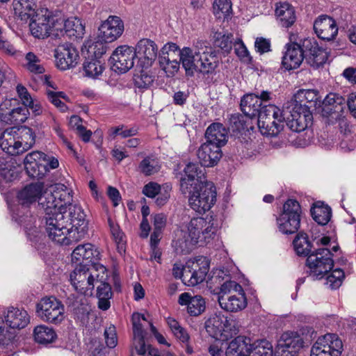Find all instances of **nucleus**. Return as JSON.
<instances>
[{"label":"nucleus","instance_id":"f704fd0d","mask_svg":"<svg viewBox=\"0 0 356 356\" xmlns=\"http://www.w3.org/2000/svg\"><path fill=\"white\" fill-rule=\"evenodd\" d=\"M245 102V95L241 97V110L243 114L235 113L227 115V131L231 132L232 136L240 138L243 136L245 131V111L243 103Z\"/></svg>","mask_w":356,"mask_h":356},{"label":"nucleus","instance_id":"338daca9","mask_svg":"<svg viewBox=\"0 0 356 356\" xmlns=\"http://www.w3.org/2000/svg\"><path fill=\"white\" fill-rule=\"evenodd\" d=\"M71 122L75 123L78 134L79 137L82 139V140L84 141L85 143L88 142L92 136V131L90 130H87L84 126L79 124V122H81V120L77 116H72L71 118Z\"/></svg>","mask_w":356,"mask_h":356},{"label":"nucleus","instance_id":"bf43d9fd","mask_svg":"<svg viewBox=\"0 0 356 356\" xmlns=\"http://www.w3.org/2000/svg\"><path fill=\"white\" fill-rule=\"evenodd\" d=\"M28 108L24 107H17L9 111V118L8 120L10 123L19 124L24 122L27 119Z\"/></svg>","mask_w":356,"mask_h":356},{"label":"nucleus","instance_id":"c85d7f7f","mask_svg":"<svg viewBox=\"0 0 356 356\" xmlns=\"http://www.w3.org/2000/svg\"><path fill=\"white\" fill-rule=\"evenodd\" d=\"M305 59L303 43L302 45L296 42L288 44L286 51L282 58V64L286 70L297 69Z\"/></svg>","mask_w":356,"mask_h":356},{"label":"nucleus","instance_id":"680f3d73","mask_svg":"<svg viewBox=\"0 0 356 356\" xmlns=\"http://www.w3.org/2000/svg\"><path fill=\"white\" fill-rule=\"evenodd\" d=\"M111 233L118 244V248L122 250L124 249V233L120 230L118 225L115 224L111 218L108 220Z\"/></svg>","mask_w":356,"mask_h":356},{"label":"nucleus","instance_id":"4c0bfd02","mask_svg":"<svg viewBox=\"0 0 356 356\" xmlns=\"http://www.w3.org/2000/svg\"><path fill=\"white\" fill-rule=\"evenodd\" d=\"M15 15L22 21L27 22L35 17L36 3L35 0H13Z\"/></svg>","mask_w":356,"mask_h":356},{"label":"nucleus","instance_id":"4468645a","mask_svg":"<svg viewBox=\"0 0 356 356\" xmlns=\"http://www.w3.org/2000/svg\"><path fill=\"white\" fill-rule=\"evenodd\" d=\"M185 177L180 180V188L184 194L191 193L192 188H197L200 184L208 182L202 166L197 163H189L184 170Z\"/></svg>","mask_w":356,"mask_h":356},{"label":"nucleus","instance_id":"603ef678","mask_svg":"<svg viewBox=\"0 0 356 356\" xmlns=\"http://www.w3.org/2000/svg\"><path fill=\"white\" fill-rule=\"evenodd\" d=\"M104 67L99 59L88 57L83 64V70L86 76L96 78L100 75Z\"/></svg>","mask_w":356,"mask_h":356},{"label":"nucleus","instance_id":"f8f14e48","mask_svg":"<svg viewBox=\"0 0 356 356\" xmlns=\"http://www.w3.org/2000/svg\"><path fill=\"white\" fill-rule=\"evenodd\" d=\"M36 314L43 321L58 325L65 318V307L54 296L44 297L36 304Z\"/></svg>","mask_w":356,"mask_h":356},{"label":"nucleus","instance_id":"5fc2aeb1","mask_svg":"<svg viewBox=\"0 0 356 356\" xmlns=\"http://www.w3.org/2000/svg\"><path fill=\"white\" fill-rule=\"evenodd\" d=\"M213 14L219 19H228L232 13V4L229 0H215L213 6Z\"/></svg>","mask_w":356,"mask_h":356},{"label":"nucleus","instance_id":"473e14b6","mask_svg":"<svg viewBox=\"0 0 356 356\" xmlns=\"http://www.w3.org/2000/svg\"><path fill=\"white\" fill-rule=\"evenodd\" d=\"M44 183L30 184L24 186L17 194L19 203L26 207L38 201L44 194Z\"/></svg>","mask_w":356,"mask_h":356},{"label":"nucleus","instance_id":"49530a36","mask_svg":"<svg viewBox=\"0 0 356 356\" xmlns=\"http://www.w3.org/2000/svg\"><path fill=\"white\" fill-rule=\"evenodd\" d=\"M15 131L22 153L33 147L35 143V136L31 128L28 127H15Z\"/></svg>","mask_w":356,"mask_h":356},{"label":"nucleus","instance_id":"0eeeda50","mask_svg":"<svg viewBox=\"0 0 356 356\" xmlns=\"http://www.w3.org/2000/svg\"><path fill=\"white\" fill-rule=\"evenodd\" d=\"M238 322L220 313L211 316L205 322V329L213 338L227 341L239 332Z\"/></svg>","mask_w":356,"mask_h":356},{"label":"nucleus","instance_id":"a18cd8bd","mask_svg":"<svg viewBox=\"0 0 356 356\" xmlns=\"http://www.w3.org/2000/svg\"><path fill=\"white\" fill-rule=\"evenodd\" d=\"M313 219L321 225H327L331 219L332 209L323 202H318L310 209Z\"/></svg>","mask_w":356,"mask_h":356},{"label":"nucleus","instance_id":"5701e85b","mask_svg":"<svg viewBox=\"0 0 356 356\" xmlns=\"http://www.w3.org/2000/svg\"><path fill=\"white\" fill-rule=\"evenodd\" d=\"M65 216L68 218V222L70 224V232L78 234L76 243L80 241L87 232L88 222L86 219V214L82 208L77 205H72L69 208V212L65 211Z\"/></svg>","mask_w":356,"mask_h":356},{"label":"nucleus","instance_id":"7c9ffc66","mask_svg":"<svg viewBox=\"0 0 356 356\" xmlns=\"http://www.w3.org/2000/svg\"><path fill=\"white\" fill-rule=\"evenodd\" d=\"M205 138V143L221 149L228 141V131L222 123L213 122L207 127Z\"/></svg>","mask_w":356,"mask_h":356},{"label":"nucleus","instance_id":"f03ea898","mask_svg":"<svg viewBox=\"0 0 356 356\" xmlns=\"http://www.w3.org/2000/svg\"><path fill=\"white\" fill-rule=\"evenodd\" d=\"M216 228L211 220L204 218L191 219L188 226V235L190 239L179 238L176 242L177 251L181 254H188L194 245L198 243L202 245L209 242L216 234Z\"/></svg>","mask_w":356,"mask_h":356},{"label":"nucleus","instance_id":"393cba45","mask_svg":"<svg viewBox=\"0 0 356 356\" xmlns=\"http://www.w3.org/2000/svg\"><path fill=\"white\" fill-rule=\"evenodd\" d=\"M200 44V51H197V56H199L198 61L200 63L198 72L203 74H209L214 72L216 68L218 65V60L216 54L211 47L203 44V42L198 41Z\"/></svg>","mask_w":356,"mask_h":356},{"label":"nucleus","instance_id":"bb28decb","mask_svg":"<svg viewBox=\"0 0 356 356\" xmlns=\"http://www.w3.org/2000/svg\"><path fill=\"white\" fill-rule=\"evenodd\" d=\"M197 51H200V46L197 42L193 48L185 47L180 49L179 59L186 76H193L195 72H198L200 62Z\"/></svg>","mask_w":356,"mask_h":356},{"label":"nucleus","instance_id":"79ce46f5","mask_svg":"<svg viewBox=\"0 0 356 356\" xmlns=\"http://www.w3.org/2000/svg\"><path fill=\"white\" fill-rule=\"evenodd\" d=\"M19 167L15 160L7 156L0 158V177L6 181L10 182L18 177Z\"/></svg>","mask_w":356,"mask_h":356},{"label":"nucleus","instance_id":"dca6fc26","mask_svg":"<svg viewBox=\"0 0 356 356\" xmlns=\"http://www.w3.org/2000/svg\"><path fill=\"white\" fill-rule=\"evenodd\" d=\"M136 52L132 47L122 45L117 47L110 57L112 69L119 73H125L133 67Z\"/></svg>","mask_w":356,"mask_h":356},{"label":"nucleus","instance_id":"4be33fe9","mask_svg":"<svg viewBox=\"0 0 356 356\" xmlns=\"http://www.w3.org/2000/svg\"><path fill=\"white\" fill-rule=\"evenodd\" d=\"M56 64L61 70L74 67L78 63L79 53L71 44L58 45L54 51Z\"/></svg>","mask_w":356,"mask_h":356},{"label":"nucleus","instance_id":"a211bd4d","mask_svg":"<svg viewBox=\"0 0 356 356\" xmlns=\"http://www.w3.org/2000/svg\"><path fill=\"white\" fill-rule=\"evenodd\" d=\"M346 107V99L337 93L330 92L321 101L320 110L323 117L339 120Z\"/></svg>","mask_w":356,"mask_h":356},{"label":"nucleus","instance_id":"9d476101","mask_svg":"<svg viewBox=\"0 0 356 356\" xmlns=\"http://www.w3.org/2000/svg\"><path fill=\"white\" fill-rule=\"evenodd\" d=\"M98 270L102 273L106 271V268L102 265L92 270H86L82 267L76 268L70 274V281L74 289L85 296H92L95 286L99 282Z\"/></svg>","mask_w":356,"mask_h":356},{"label":"nucleus","instance_id":"423d86ee","mask_svg":"<svg viewBox=\"0 0 356 356\" xmlns=\"http://www.w3.org/2000/svg\"><path fill=\"white\" fill-rule=\"evenodd\" d=\"M24 164L27 175L36 179H43L50 169H56L59 165L57 159L49 156L40 151H33L25 156Z\"/></svg>","mask_w":356,"mask_h":356},{"label":"nucleus","instance_id":"ddd939ff","mask_svg":"<svg viewBox=\"0 0 356 356\" xmlns=\"http://www.w3.org/2000/svg\"><path fill=\"white\" fill-rule=\"evenodd\" d=\"M316 337V332L312 327H305L300 332L286 331L282 334L279 344L284 348L298 352L305 346H307L312 339Z\"/></svg>","mask_w":356,"mask_h":356},{"label":"nucleus","instance_id":"412c9836","mask_svg":"<svg viewBox=\"0 0 356 356\" xmlns=\"http://www.w3.org/2000/svg\"><path fill=\"white\" fill-rule=\"evenodd\" d=\"M298 104L290 111V115L285 118V123L288 128L294 132H300L312 124V113L309 111H302Z\"/></svg>","mask_w":356,"mask_h":356},{"label":"nucleus","instance_id":"6e6d98bb","mask_svg":"<svg viewBox=\"0 0 356 356\" xmlns=\"http://www.w3.org/2000/svg\"><path fill=\"white\" fill-rule=\"evenodd\" d=\"M245 336L239 335L233 339L226 350L227 356H245Z\"/></svg>","mask_w":356,"mask_h":356},{"label":"nucleus","instance_id":"20e7f679","mask_svg":"<svg viewBox=\"0 0 356 356\" xmlns=\"http://www.w3.org/2000/svg\"><path fill=\"white\" fill-rule=\"evenodd\" d=\"M286 113L273 104L263 107L259 119L257 120V129L261 135L275 137L283 130Z\"/></svg>","mask_w":356,"mask_h":356},{"label":"nucleus","instance_id":"37998d69","mask_svg":"<svg viewBox=\"0 0 356 356\" xmlns=\"http://www.w3.org/2000/svg\"><path fill=\"white\" fill-rule=\"evenodd\" d=\"M97 285L98 307L103 311H106L111 307L110 300L113 296L111 286L108 283L102 281L100 278Z\"/></svg>","mask_w":356,"mask_h":356},{"label":"nucleus","instance_id":"1a4fd4ad","mask_svg":"<svg viewBox=\"0 0 356 356\" xmlns=\"http://www.w3.org/2000/svg\"><path fill=\"white\" fill-rule=\"evenodd\" d=\"M302 209L294 199H288L283 204L282 211L277 218L279 230L284 234L296 233L301 221Z\"/></svg>","mask_w":356,"mask_h":356},{"label":"nucleus","instance_id":"0e129e2a","mask_svg":"<svg viewBox=\"0 0 356 356\" xmlns=\"http://www.w3.org/2000/svg\"><path fill=\"white\" fill-rule=\"evenodd\" d=\"M232 291L241 293L243 292V289L236 282L227 279L220 285L219 296H225Z\"/></svg>","mask_w":356,"mask_h":356},{"label":"nucleus","instance_id":"a19ab883","mask_svg":"<svg viewBox=\"0 0 356 356\" xmlns=\"http://www.w3.org/2000/svg\"><path fill=\"white\" fill-rule=\"evenodd\" d=\"M241 297L236 296H218V303L220 307L230 312H237L245 308V293L244 291L239 293Z\"/></svg>","mask_w":356,"mask_h":356},{"label":"nucleus","instance_id":"4d7b16f0","mask_svg":"<svg viewBox=\"0 0 356 356\" xmlns=\"http://www.w3.org/2000/svg\"><path fill=\"white\" fill-rule=\"evenodd\" d=\"M205 309V301L200 296L192 298L187 311L191 316H197L201 314Z\"/></svg>","mask_w":356,"mask_h":356},{"label":"nucleus","instance_id":"864d4df0","mask_svg":"<svg viewBox=\"0 0 356 356\" xmlns=\"http://www.w3.org/2000/svg\"><path fill=\"white\" fill-rule=\"evenodd\" d=\"M106 42L99 39L97 41L88 40L84 47L87 49L88 57L99 59L106 51Z\"/></svg>","mask_w":356,"mask_h":356},{"label":"nucleus","instance_id":"13d9d810","mask_svg":"<svg viewBox=\"0 0 356 356\" xmlns=\"http://www.w3.org/2000/svg\"><path fill=\"white\" fill-rule=\"evenodd\" d=\"M140 171L145 176H149L156 173L160 167L157 162L149 157L145 158L139 164Z\"/></svg>","mask_w":356,"mask_h":356},{"label":"nucleus","instance_id":"58836bf2","mask_svg":"<svg viewBox=\"0 0 356 356\" xmlns=\"http://www.w3.org/2000/svg\"><path fill=\"white\" fill-rule=\"evenodd\" d=\"M315 343L323 347L327 351L341 356L343 350V342L337 334L327 333L322 337H318Z\"/></svg>","mask_w":356,"mask_h":356},{"label":"nucleus","instance_id":"e2e57ef3","mask_svg":"<svg viewBox=\"0 0 356 356\" xmlns=\"http://www.w3.org/2000/svg\"><path fill=\"white\" fill-rule=\"evenodd\" d=\"M213 44L225 52H229L232 49V41L229 35L220 32L215 33L213 35Z\"/></svg>","mask_w":356,"mask_h":356},{"label":"nucleus","instance_id":"de8ad7c7","mask_svg":"<svg viewBox=\"0 0 356 356\" xmlns=\"http://www.w3.org/2000/svg\"><path fill=\"white\" fill-rule=\"evenodd\" d=\"M294 250L297 254L299 256H304L308 257L314 250H312V244L309 241L308 236L303 232H300L297 234L293 241Z\"/></svg>","mask_w":356,"mask_h":356},{"label":"nucleus","instance_id":"72a5a7b5","mask_svg":"<svg viewBox=\"0 0 356 356\" xmlns=\"http://www.w3.org/2000/svg\"><path fill=\"white\" fill-rule=\"evenodd\" d=\"M3 315L6 323L11 328L22 329L25 327L30 322L27 312L13 307H8L4 311Z\"/></svg>","mask_w":356,"mask_h":356},{"label":"nucleus","instance_id":"f257e3e1","mask_svg":"<svg viewBox=\"0 0 356 356\" xmlns=\"http://www.w3.org/2000/svg\"><path fill=\"white\" fill-rule=\"evenodd\" d=\"M42 222L44 224L46 232L49 238L60 245H70L76 243L78 234L70 232V224L65 216V211L52 209L44 211Z\"/></svg>","mask_w":356,"mask_h":356},{"label":"nucleus","instance_id":"c03bdc74","mask_svg":"<svg viewBox=\"0 0 356 356\" xmlns=\"http://www.w3.org/2000/svg\"><path fill=\"white\" fill-rule=\"evenodd\" d=\"M275 15L280 19L281 25L286 28L291 26L296 19L293 8L286 2L277 5Z\"/></svg>","mask_w":356,"mask_h":356},{"label":"nucleus","instance_id":"2eb2a0df","mask_svg":"<svg viewBox=\"0 0 356 356\" xmlns=\"http://www.w3.org/2000/svg\"><path fill=\"white\" fill-rule=\"evenodd\" d=\"M180 49L179 46L174 42L166 43L161 49L159 54V63L161 68L169 75H174L179 69Z\"/></svg>","mask_w":356,"mask_h":356},{"label":"nucleus","instance_id":"774afa93","mask_svg":"<svg viewBox=\"0 0 356 356\" xmlns=\"http://www.w3.org/2000/svg\"><path fill=\"white\" fill-rule=\"evenodd\" d=\"M270 40L263 37H258L254 42V48L257 52L260 54L271 51Z\"/></svg>","mask_w":356,"mask_h":356},{"label":"nucleus","instance_id":"ea45409f","mask_svg":"<svg viewBox=\"0 0 356 356\" xmlns=\"http://www.w3.org/2000/svg\"><path fill=\"white\" fill-rule=\"evenodd\" d=\"M246 342V356H273V345L266 339Z\"/></svg>","mask_w":356,"mask_h":356},{"label":"nucleus","instance_id":"3c124183","mask_svg":"<svg viewBox=\"0 0 356 356\" xmlns=\"http://www.w3.org/2000/svg\"><path fill=\"white\" fill-rule=\"evenodd\" d=\"M24 67L33 74H43L45 71L40 58L30 51L25 55Z\"/></svg>","mask_w":356,"mask_h":356},{"label":"nucleus","instance_id":"09e8293b","mask_svg":"<svg viewBox=\"0 0 356 356\" xmlns=\"http://www.w3.org/2000/svg\"><path fill=\"white\" fill-rule=\"evenodd\" d=\"M99 252L94 248L91 243L78 245L72 252V259L76 261L90 260L98 259Z\"/></svg>","mask_w":356,"mask_h":356},{"label":"nucleus","instance_id":"e433bc0d","mask_svg":"<svg viewBox=\"0 0 356 356\" xmlns=\"http://www.w3.org/2000/svg\"><path fill=\"white\" fill-rule=\"evenodd\" d=\"M58 28L60 35L69 37L81 38L85 33V26L83 25L81 19L78 18L68 19L63 24V21L59 22L58 21Z\"/></svg>","mask_w":356,"mask_h":356},{"label":"nucleus","instance_id":"39448f33","mask_svg":"<svg viewBox=\"0 0 356 356\" xmlns=\"http://www.w3.org/2000/svg\"><path fill=\"white\" fill-rule=\"evenodd\" d=\"M72 191L64 184H56L44 190L40 199V206L44 211H65L67 206H72Z\"/></svg>","mask_w":356,"mask_h":356},{"label":"nucleus","instance_id":"69168bd1","mask_svg":"<svg viewBox=\"0 0 356 356\" xmlns=\"http://www.w3.org/2000/svg\"><path fill=\"white\" fill-rule=\"evenodd\" d=\"M110 131L111 135L113 136H120L123 138L131 137L136 136L138 134V129L136 127L127 128L124 125L112 127Z\"/></svg>","mask_w":356,"mask_h":356},{"label":"nucleus","instance_id":"c9c22d12","mask_svg":"<svg viewBox=\"0 0 356 356\" xmlns=\"http://www.w3.org/2000/svg\"><path fill=\"white\" fill-rule=\"evenodd\" d=\"M19 143L15 127L6 129L0 137V147L10 155L22 154Z\"/></svg>","mask_w":356,"mask_h":356},{"label":"nucleus","instance_id":"aec40b11","mask_svg":"<svg viewBox=\"0 0 356 356\" xmlns=\"http://www.w3.org/2000/svg\"><path fill=\"white\" fill-rule=\"evenodd\" d=\"M97 38L104 42L116 40L124 31V23L118 16L111 15L99 27Z\"/></svg>","mask_w":356,"mask_h":356},{"label":"nucleus","instance_id":"8fccbe9b","mask_svg":"<svg viewBox=\"0 0 356 356\" xmlns=\"http://www.w3.org/2000/svg\"><path fill=\"white\" fill-rule=\"evenodd\" d=\"M33 336L35 341L42 344L52 343L57 337L53 328L44 325H38L35 327Z\"/></svg>","mask_w":356,"mask_h":356},{"label":"nucleus","instance_id":"7ed1b4c3","mask_svg":"<svg viewBox=\"0 0 356 356\" xmlns=\"http://www.w3.org/2000/svg\"><path fill=\"white\" fill-rule=\"evenodd\" d=\"M261 101L257 96L254 99L252 94L246 93V131L252 136V138L249 137L250 143L246 139V149L248 150L246 159L259 154V150L256 147L259 145V140L257 138H260V135L256 132L257 127L252 124L254 121L257 125V120L260 118L259 116L263 110V108H261Z\"/></svg>","mask_w":356,"mask_h":356},{"label":"nucleus","instance_id":"9b49d317","mask_svg":"<svg viewBox=\"0 0 356 356\" xmlns=\"http://www.w3.org/2000/svg\"><path fill=\"white\" fill-rule=\"evenodd\" d=\"M188 199L191 207L198 213L209 211L216 201V188L212 182L200 184L192 188Z\"/></svg>","mask_w":356,"mask_h":356},{"label":"nucleus","instance_id":"a878e982","mask_svg":"<svg viewBox=\"0 0 356 356\" xmlns=\"http://www.w3.org/2000/svg\"><path fill=\"white\" fill-rule=\"evenodd\" d=\"M314 29L320 39L327 41L334 39L338 33L335 20L326 15H321L315 20Z\"/></svg>","mask_w":356,"mask_h":356},{"label":"nucleus","instance_id":"6ab92c4d","mask_svg":"<svg viewBox=\"0 0 356 356\" xmlns=\"http://www.w3.org/2000/svg\"><path fill=\"white\" fill-rule=\"evenodd\" d=\"M303 49L306 62L314 68L323 66L328 58V54L321 47H319L315 39L303 40Z\"/></svg>","mask_w":356,"mask_h":356},{"label":"nucleus","instance_id":"052dcab7","mask_svg":"<svg viewBox=\"0 0 356 356\" xmlns=\"http://www.w3.org/2000/svg\"><path fill=\"white\" fill-rule=\"evenodd\" d=\"M154 81V76L142 70L139 74L134 76V84L139 88H147Z\"/></svg>","mask_w":356,"mask_h":356},{"label":"nucleus","instance_id":"c756f323","mask_svg":"<svg viewBox=\"0 0 356 356\" xmlns=\"http://www.w3.org/2000/svg\"><path fill=\"white\" fill-rule=\"evenodd\" d=\"M295 101L301 106L302 111H309L312 113L313 111L320 110L321 106V100L319 99L318 92L316 90H299L295 95Z\"/></svg>","mask_w":356,"mask_h":356},{"label":"nucleus","instance_id":"cd10ccee","mask_svg":"<svg viewBox=\"0 0 356 356\" xmlns=\"http://www.w3.org/2000/svg\"><path fill=\"white\" fill-rule=\"evenodd\" d=\"M188 270L185 273V278L188 279V284L195 286L202 282L209 271V263L205 257H201L188 264Z\"/></svg>","mask_w":356,"mask_h":356},{"label":"nucleus","instance_id":"b1692460","mask_svg":"<svg viewBox=\"0 0 356 356\" xmlns=\"http://www.w3.org/2000/svg\"><path fill=\"white\" fill-rule=\"evenodd\" d=\"M134 50L140 65L145 68L150 67L157 57L158 47L154 41L149 39L140 40Z\"/></svg>","mask_w":356,"mask_h":356},{"label":"nucleus","instance_id":"6e6552de","mask_svg":"<svg viewBox=\"0 0 356 356\" xmlns=\"http://www.w3.org/2000/svg\"><path fill=\"white\" fill-rule=\"evenodd\" d=\"M332 256L328 248L314 250L306 259L307 273L314 280L323 278L334 267Z\"/></svg>","mask_w":356,"mask_h":356},{"label":"nucleus","instance_id":"f3484780","mask_svg":"<svg viewBox=\"0 0 356 356\" xmlns=\"http://www.w3.org/2000/svg\"><path fill=\"white\" fill-rule=\"evenodd\" d=\"M35 18L30 19L31 20L29 26L31 34L38 38H45L51 34L58 35V20L55 21L53 17L36 15Z\"/></svg>","mask_w":356,"mask_h":356},{"label":"nucleus","instance_id":"2f4dec72","mask_svg":"<svg viewBox=\"0 0 356 356\" xmlns=\"http://www.w3.org/2000/svg\"><path fill=\"white\" fill-rule=\"evenodd\" d=\"M197 155L202 166L213 167L222 158V152L218 146L204 143L199 147Z\"/></svg>","mask_w":356,"mask_h":356}]
</instances>
